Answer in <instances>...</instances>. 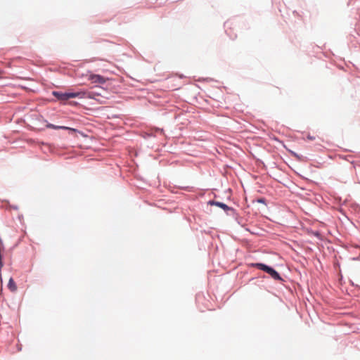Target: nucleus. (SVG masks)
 <instances>
[{"mask_svg": "<svg viewBox=\"0 0 360 360\" xmlns=\"http://www.w3.org/2000/svg\"><path fill=\"white\" fill-rule=\"evenodd\" d=\"M52 94L59 101H67L72 98L82 97V95L84 94L83 92L62 93L58 91H53Z\"/></svg>", "mask_w": 360, "mask_h": 360, "instance_id": "obj_1", "label": "nucleus"}, {"mask_svg": "<svg viewBox=\"0 0 360 360\" xmlns=\"http://www.w3.org/2000/svg\"><path fill=\"white\" fill-rule=\"evenodd\" d=\"M46 127L50 128V129H65V130H68V131H73V132H75L77 131L74 128L68 127H65V126H57V125H54V124H50V123L46 124Z\"/></svg>", "mask_w": 360, "mask_h": 360, "instance_id": "obj_2", "label": "nucleus"}, {"mask_svg": "<svg viewBox=\"0 0 360 360\" xmlns=\"http://www.w3.org/2000/svg\"><path fill=\"white\" fill-rule=\"evenodd\" d=\"M89 79L93 83L103 84L105 82V78L98 75H92L90 76Z\"/></svg>", "mask_w": 360, "mask_h": 360, "instance_id": "obj_3", "label": "nucleus"}, {"mask_svg": "<svg viewBox=\"0 0 360 360\" xmlns=\"http://www.w3.org/2000/svg\"><path fill=\"white\" fill-rule=\"evenodd\" d=\"M267 274H269L274 279L280 281L281 280V278L278 273L275 271L273 268L269 267L267 271H266Z\"/></svg>", "mask_w": 360, "mask_h": 360, "instance_id": "obj_4", "label": "nucleus"}, {"mask_svg": "<svg viewBox=\"0 0 360 360\" xmlns=\"http://www.w3.org/2000/svg\"><path fill=\"white\" fill-rule=\"evenodd\" d=\"M252 266H255L258 268L259 269H261L264 271H267L270 266H266V264H262V263H255L251 264Z\"/></svg>", "mask_w": 360, "mask_h": 360, "instance_id": "obj_5", "label": "nucleus"}, {"mask_svg": "<svg viewBox=\"0 0 360 360\" xmlns=\"http://www.w3.org/2000/svg\"><path fill=\"white\" fill-rule=\"evenodd\" d=\"M210 204L215 205L217 207L222 208L225 211L229 210L230 209L228 205H226V204H224L223 202L212 201V202H210Z\"/></svg>", "mask_w": 360, "mask_h": 360, "instance_id": "obj_6", "label": "nucleus"}, {"mask_svg": "<svg viewBox=\"0 0 360 360\" xmlns=\"http://www.w3.org/2000/svg\"><path fill=\"white\" fill-rule=\"evenodd\" d=\"M8 288L12 291L15 292L17 290V286L13 279L11 278L8 281Z\"/></svg>", "mask_w": 360, "mask_h": 360, "instance_id": "obj_7", "label": "nucleus"}, {"mask_svg": "<svg viewBox=\"0 0 360 360\" xmlns=\"http://www.w3.org/2000/svg\"><path fill=\"white\" fill-rule=\"evenodd\" d=\"M4 245H3V243L1 241V240L0 239V252H2L4 251Z\"/></svg>", "mask_w": 360, "mask_h": 360, "instance_id": "obj_8", "label": "nucleus"}, {"mask_svg": "<svg viewBox=\"0 0 360 360\" xmlns=\"http://www.w3.org/2000/svg\"><path fill=\"white\" fill-rule=\"evenodd\" d=\"M257 202H259V203H263V204H265V199L264 198H259L257 200Z\"/></svg>", "mask_w": 360, "mask_h": 360, "instance_id": "obj_9", "label": "nucleus"}, {"mask_svg": "<svg viewBox=\"0 0 360 360\" xmlns=\"http://www.w3.org/2000/svg\"><path fill=\"white\" fill-rule=\"evenodd\" d=\"M3 266V262H2V255L1 252H0V269Z\"/></svg>", "mask_w": 360, "mask_h": 360, "instance_id": "obj_10", "label": "nucleus"}, {"mask_svg": "<svg viewBox=\"0 0 360 360\" xmlns=\"http://www.w3.org/2000/svg\"><path fill=\"white\" fill-rule=\"evenodd\" d=\"M308 139H312V137L311 136H308Z\"/></svg>", "mask_w": 360, "mask_h": 360, "instance_id": "obj_11", "label": "nucleus"}]
</instances>
